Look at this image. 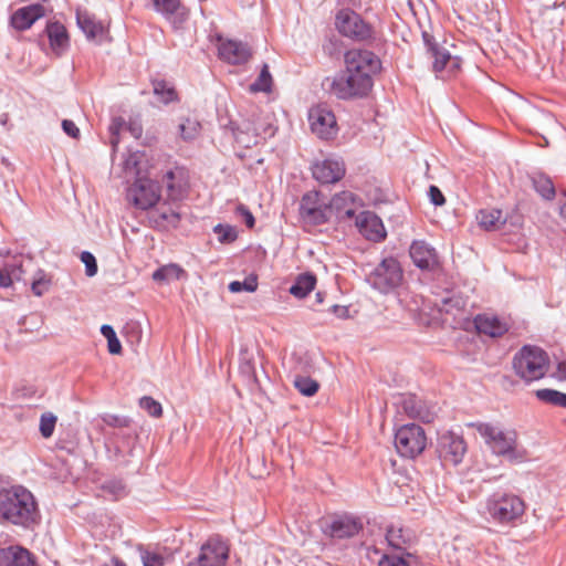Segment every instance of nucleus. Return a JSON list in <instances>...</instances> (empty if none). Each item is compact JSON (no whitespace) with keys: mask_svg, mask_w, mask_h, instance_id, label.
Returning <instances> with one entry per match:
<instances>
[{"mask_svg":"<svg viewBox=\"0 0 566 566\" xmlns=\"http://www.w3.org/2000/svg\"><path fill=\"white\" fill-rule=\"evenodd\" d=\"M103 422L108 426L113 427L115 429H128L130 426L132 420L128 417H122L116 415H104L102 417Z\"/></svg>","mask_w":566,"mask_h":566,"instance_id":"nucleus-51","label":"nucleus"},{"mask_svg":"<svg viewBox=\"0 0 566 566\" xmlns=\"http://www.w3.org/2000/svg\"><path fill=\"white\" fill-rule=\"evenodd\" d=\"M359 232L369 241L380 242L386 238L381 219L371 211H363L356 218Z\"/></svg>","mask_w":566,"mask_h":566,"instance_id":"nucleus-15","label":"nucleus"},{"mask_svg":"<svg viewBox=\"0 0 566 566\" xmlns=\"http://www.w3.org/2000/svg\"><path fill=\"white\" fill-rule=\"evenodd\" d=\"M125 120L122 117H116L112 120L109 125V134H111V145L113 153L116 151V148L119 143V132L125 126Z\"/></svg>","mask_w":566,"mask_h":566,"instance_id":"nucleus-52","label":"nucleus"},{"mask_svg":"<svg viewBox=\"0 0 566 566\" xmlns=\"http://www.w3.org/2000/svg\"><path fill=\"white\" fill-rule=\"evenodd\" d=\"M465 300L458 294H452L441 298L440 311L451 313L452 311H460L464 308Z\"/></svg>","mask_w":566,"mask_h":566,"instance_id":"nucleus-44","label":"nucleus"},{"mask_svg":"<svg viewBox=\"0 0 566 566\" xmlns=\"http://www.w3.org/2000/svg\"><path fill=\"white\" fill-rule=\"evenodd\" d=\"M33 560L28 549L20 546L0 548V566H32Z\"/></svg>","mask_w":566,"mask_h":566,"instance_id":"nucleus-23","label":"nucleus"},{"mask_svg":"<svg viewBox=\"0 0 566 566\" xmlns=\"http://www.w3.org/2000/svg\"><path fill=\"white\" fill-rule=\"evenodd\" d=\"M403 271L397 259L385 258L368 275L367 282L373 289L387 294L400 286Z\"/></svg>","mask_w":566,"mask_h":566,"instance_id":"nucleus-5","label":"nucleus"},{"mask_svg":"<svg viewBox=\"0 0 566 566\" xmlns=\"http://www.w3.org/2000/svg\"><path fill=\"white\" fill-rule=\"evenodd\" d=\"M62 128H63V132L72 138H77L80 136V129L77 128L75 123L71 119H63Z\"/></svg>","mask_w":566,"mask_h":566,"instance_id":"nucleus-63","label":"nucleus"},{"mask_svg":"<svg viewBox=\"0 0 566 566\" xmlns=\"http://www.w3.org/2000/svg\"><path fill=\"white\" fill-rule=\"evenodd\" d=\"M323 51L329 57H336L340 54V43L338 40L329 39L323 44Z\"/></svg>","mask_w":566,"mask_h":566,"instance_id":"nucleus-58","label":"nucleus"},{"mask_svg":"<svg viewBox=\"0 0 566 566\" xmlns=\"http://www.w3.org/2000/svg\"><path fill=\"white\" fill-rule=\"evenodd\" d=\"M548 355L537 346L525 345L513 357L515 374L526 382L543 378L548 368Z\"/></svg>","mask_w":566,"mask_h":566,"instance_id":"nucleus-4","label":"nucleus"},{"mask_svg":"<svg viewBox=\"0 0 566 566\" xmlns=\"http://www.w3.org/2000/svg\"><path fill=\"white\" fill-rule=\"evenodd\" d=\"M232 133L235 142L244 148H251L259 144V138L252 132V127L248 123H244L243 127L233 128Z\"/></svg>","mask_w":566,"mask_h":566,"instance_id":"nucleus-31","label":"nucleus"},{"mask_svg":"<svg viewBox=\"0 0 566 566\" xmlns=\"http://www.w3.org/2000/svg\"><path fill=\"white\" fill-rule=\"evenodd\" d=\"M151 2L154 9L166 18L176 14L181 6L180 0H151Z\"/></svg>","mask_w":566,"mask_h":566,"instance_id":"nucleus-40","label":"nucleus"},{"mask_svg":"<svg viewBox=\"0 0 566 566\" xmlns=\"http://www.w3.org/2000/svg\"><path fill=\"white\" fill-rule=\"evenodd\" d=\"M56 420L57 418L51 412H45L41 416L40 432L43 438H50L53 434Z\"/></svg>","mask_w":566,"mask_h":566,"instance_id":"nucleus-47","label":"nucleus"},{"mask_svg":"<svg viewBox=\"0 0 566 566\" xmlns=\"http://www.w3.org/2000/svg\"><path fill=\"white\" fill-rule=\"evenodd\" d=\"M533 186L536 192L546 200H552L555 197V187L553 181L545 175H537L533 177Z\"/></svg>","mask_w":566,"mask_h":566,"instance_id":"nucleus-36","label":"nucleus"},{"mask_svg":"<svg viewBox=\"0 0 566 566\" xmlns=\"http://www.w3.org/2000/svg\"><path fill=\"white\" fill-rule=\"evenodd\" d=\"M272 76L269 71L268 64H263L261 72L258 78L250 85V92L258 93L264 92L269 93L272 88Z\"/></svg>","mask_w":566,"mask_h":566,"instance_id":"nucleus-38","label":"nucleus"},{"mask_svg":"<svg viewBox=\"0 0 566 566\" xmlns=\"http://www.w3.org/2000/svg\"><path fill=\"white\" fill-rule=\"evenodd\" d=\"M474 325L480 334L490 337H501L507 332V325L500 321L496 316L489 314H479L474 318Z\"/></svg>","mask_w":566,"mask_h":566,"instance_id":"nucleus-22","label":"nucleus"},{"mask_svg":"<svg viewBox=\"0 0 566 566\" xmlns=\"http://www.w3.org/2000/svg\"><path fill=\"white\" fill-rule=\"evenodd\" d=\"M50 45L57 54H62L70 45V38L66 28L59 21L48 23L45 28Z\"/></svg>","mask_w":566,"mask_h":566,"instance_id":"nucleus-24","label":"nucleus"},{"mask_svg":"<svg viewBox=\"0 0 566 566\" xmlns=\"http://www.w3.org/2000/svg\"><path fill=\"white\" fill-rule=\"evenodd\" d=\"M51 287V279L43 272L39 271L38 277L31 283V290L35 296H42L49 292Z\"/></svg>","mask_w":566,"mask_h":566,"instance_id":"nucleus-46","label":"nucleus"},{"mask_svg":"<svg viewBox=\"0 0 566 566\" xmlns=\"http://www.w3.org/2000/svg\"><path fill=\"white\" fill-rule=\"evenodd\" d=\"M149 219L155 224V227L163 230H168L170 228L178 227L181 216L170 206L161 205L150 212Z\"/></svg>","mask_w":566,"mask_h":566,"instance_id":"nucleus-21","label":"nucleus"},{"mask_svg":"<svg viewBox=\"0 0 566 566\" xmlns=\"http://www.w3.org/2000/svg\"><path fill=\"white\" fill-rule=\"evenodd\" d=\"M102 335L107 339L108 352L113 355L122 353V344L116 336L114 328L111 325H103L101 327Z\"/></svg>","mask_w":566,"mask_h":566,"instance_id":"nucleus-41","label":"nucleus"},{"mask_svg":"<svg viewBox=\"0 0 566 566\" xmlns=\"http://www.w3.org/2000/svg\"><path fill=\"white\" fill-rule=\"evenodd\" d=\"M422 39L424 42V45L427 48V53L429 56L434 53L438 49H440L439 44L436 42L434 38L429 34L428 32L422 33Z\"/></svg>","mask_w":566,"mask_h":566,"instance_id":"nucleus-64","label":"nucleus"},{"mask_svg":"<svg viewBox=\"0 0 566 566\" xmlns=\"http://www.w3.org/2000/svg\"><path fill=\"white\" fill-rule=\"evenodd\" d=\"M335 27L338 32L357 42L370 40L374 30L369 23L350 9H342L335 18Z\"/></svg>","mask_w":566,"mask_h":566,"instance_id":"nucleus-8","label":"nucleus"},{"mask_svg":"<svg viewBox=\"0 0 566 566\" xmlns=\"http://www.w3.org/2000/svg\"><path fill=\"white\" fill-rule=\"evenodd\" d=\"M476 219L479 224L488 231L496 230L501 224H504V221L502 220V211L497 209L480 210Z\"/></svg>","mask_w":566,"mask_h":566,"instance_id":"nucleus-29","label":"nucleus"},{"mask_svg":"<svg viewBox=\"0 0 566 566\" xmlns=\"http://www.w3.org/2000/svg\"><path fill=\"white\" fill-rule=\"evenodd\" d=\"M229 557V547L220 537H210L200 549L198 557L188 566H223Z\"/></svg>","mask_w":566,"mask_h":566,"instance_id":"nucleus-13","label":"nucleus"},{"mask_svg":"<svg viewBox=\"0 0 566 566\" xmlns=\"http://www.w3.org/2000/svg\"><path fill=\"white\" fill-rule=\"evenodd\" d=\"M319 206L318 203V192H307L302 197L301 203H300V213L301 216H305L308 210H312L313 208H316Z\"/></svg>","mask_w":566,"mask_h":566,"instance_id":"nucleus-53","label":"nucleus"},{"mask_svg":"<svg viewBox=\"0 0 566 566\" xmlns=\"http://www.w3.org/2000/svg\"><path fill=\"white\" fill-rule=\"evenodd\" d=\"M255 118L252 122H248V124L251 125L252 132L256 135L259 139H266L270 137H273L276 127L273 125V123L270 120V116L262 114L253 115Z\"/></svg>","mask_w":566,"mask_h":566,"instance_id":"nucleus-27","label":"nucleus"},{"mask_svg":"<svg viewBox=\"0 0 566 566\" xmlns=\"http://www.w3.org/2000/svg\"><path fill=\"white\" fill-rule=\"evenodd\" d=\"M258 289V277L251 274L244 281H232L229 284V291L232 293H239L242 291L254 292Z\"/></svg>","mask_w":566,"mask_h":566,"instance_id":"nucleus-45","label":"nucleus"},{"mask_svg":"<svg viewBox=\"0 0 566 566\" xmlns=\"http://www.w3.org/2000/svg\"><path fill=\"white\" fill-rule=\"evenodd\" d=\"M293 384L294 387L306 397L314 396L319 389V384L316 380L300 374H295Z\"/></svg>","mask_w":566,"mask_h":566,"instance_id":"nucleus-37","label":"nucleus"},{"mask_svg":"<svg viewBox=\"0 0 566 566\" xmlns=\"http://www.w3.org/2000/svg\"><path fill=\"white\" fill-rule=\"evenodd\" d=\"M409 254L415 265L421 270L432 271L438 266L436 250L423 240L413 241Z\"/></svg>","mask_w":566,"mask_h":566,"instance_id":"nucleus-17","label":"nucleus"},{"mask_svg":"<svg viewBox=\"0 0 566 566\" xmlns=\"http://www.w3.org/2000/svg\"><path fill=\"white\" fill-rule=\"evenodd\" d=\"M163 184L167 191L168 199L176 201L181 199L184 188L181 182H176V175L172 170H168L163 177Z\"/></svg>","mask_w":566,"mask_h":566,"instance_id":"nucleus-35","label":"nucleus"},{"mask_svg":"<svg viewBox=\"0 0 566 566\" xmlns=\"http://www.w3.org/2000/svg\"><path fill=\"white\" fill-rule=\"evenodd\" d=\"M214 233L219 234V241L221 243H231L237 240L238 232L234 227L232 226H223V224H217L213 228Z\"/></svg>","mask_w":566,"mask_h":566,"instance_id":"nucleus-48","label":"nucleus"},{"mask_svg":"<svg viewBox=\"0 0 566 566\" xmlns=\"http://www.w3.org/2000/svg\"><path fill=\"white\" fill-rule=\"evenodd\" d=\"M353 200V193L349 191H342L336 193L329 202L331 209L340 210L347 202Z\"/></svg>","mask_w":566,"mask_h":566,"instance_id":"nucleus-55","label":"nucleus"},{"mask_svg":"<svg viewBox=\"0 0 566 566\" xmlns=\"http://www.w3.org/2000/svg\"><path fill=\"white\" fill-rule=\"evenodd\" d=\"M235 214L238 217H241L245 223V226L250 229H252L255 224V219L252 214V212L249 210L247 206L243 203H240L235 208Z\"/></svg>","mask_w":566,"mask_h":566,"instance_id":"nucleus-57","label":"nucleus"},{"mask_svg":"<svg viewBox=\"0 0 566 566\" xmlns=\"http://www.w3.org/2000/svg\"><path fill=\"white\" fill-rule=\"evenodd\" d=\"M426 444V433L419 424H403L395 433V447L401 457L413 459L423 452Z\"/></svg>","mask_w":566,"mask_h":566,"instance_id":"nucleus-7","label":"nucleus"},{"mask_svg":"<svg viewBox=\"0 0 566 566\" xmlns=\"http://www.w3.org/2000/svg\"><path fill=\"white\" fill-rule=\"evenodd\" d=\"M470 426L475 428L496 457H502L511 463H522L527 459V451L518 444L515 430H504L489 422H476Z\"/></svg>","mask_w":566,"mask_h":566,"instance_id":"nucleus-2","label":"nucleus"},{"mask_svg":"<svg viewBox=\"0 0 566 566\" xmlns=\"http://www.w3.org/2000/svg\"><path fill=\"white\" fill-rule=\"evenodd\" d=\"M428 195H429L430 201L434 206H443L446 203V198H444L443 193L441 192V190L437 186L431 185L429 187Z\"/></svg>","mask_w":566,"mask_h":566,"instance_id":"nucleus-60","label":"nucleus"},{"mask_svg":"<svg viewBox=\"0 0 566 566\" xmlns=\"http://www.w3.org/2000/svg\"><path fill=\"white\" fill-rule=\"evenodd\" d=\"M386 539L392 548L402 549L410 543L411 534L402 527L391 525L387 528Z\"/></svg>","mask_w":566,"mask_h":566,"instance_id":"nucleus-30","label":"nucleus"},{"mask_svg":"<svg viewBox=\"0 0 566 566\" xmlns=\"http://www.w3.org/2000/svg\"><path fill=\"white\" fill-rule=\"evenodd\" d=\"M525 505L522 499L511 493L496 492L486 501V511L499 523H510L524 513Z\"/></svg>","mask_w":566,"mask_h":566,"instance_id":"nucleus-6","label":"nucleus"},{"mask_svg":"<svg viewBox=\"0 0 566 566\" xmlns=\"http://www.w3.org/2000/svg\"><path fill=\"white\" fill-rule=\"evenodd\" d=\"M127 198L135 207L147 210L159 201V186L150 179L139 178L129 187Z\"/></svg>","mask_w":566,"mask_h":566,"instance_id":"nucleus-12","label":"nucleus"},{"mask_svg":"<svg viewBox=\"0 0 566 566\" xmlns=\"http://www.w3.org/2000/svg\"><path fill=\"white\" fill-rule=\"evenodd\" d=\"M40 520L34 495L22 485L0 490V523L32 528Z\"/></svg>","mask_w":566,"mask_h":566,"instance_id":"nucleus-1","label":"nucleus"},{"mask_svg":"<svg viewBox=\"0 0 566 566\" xmlns=\"http://www.w3.org/2000/svg\"><path fill=\"white\" fill-rule=\"evenodd\" d=\"M153 90L154 94L165 105L178 101L175 86L165 80H153Z\"/></svg>","mask_w":566,"mask_h":566,"instance_id":"nucleus-28","label":"nucleus"},{"mask_svg":"<svg viewBox=\"0 0 566 566\" xmlns=\"http://www.w3.org/2000/svg\"><path fill=\"white\" fill-rule=\"evenodd\" d=\"M76 22L88 40H97L104 33V27L87 11H76Z\"/></svg>","mask_w":566,"mask_h":566,"instance_id":"nucleus-25","label":"nucleus"},{"mask_svg":"<svg viewBox=\"0 0 566 566\" xmlns=\"http://www.w3.org/2000/svg\"><path fill=\"white\" fill-rule=\"evenodd\" d=\"M327 91L338 99L349 101L368 96L374 86V80L366 74H356L345 70L339 71L333 77L324 82Z\"/></svg>","mask_w":566,"mask_h":566,"instance_id":"nucleus-3","label":"nucleus"},{"mask_svg":"<svg viewBox=\"0 0 566 566\" xmlns=\"http://www.w3.org/2000/svg\"><path fill=\"white\" fill-rule=\"evenodd\" d=\"M219 57L230 64H242L251 57V48L241 41L228 40L219 45Z\"/></svg>","mask_w":566,"mask_h":566,"instance_id":"nucleus-18","label":"nucleus"},{"mask_svg":"<svg viewBox=\"0 0 566 566\" xmlns=\"http://www.w3.org/2000/svg\"><path fill=\"white\" fill-rule=\"evenodd\" d=\"M185 271L177 264H168L157 269L153 273V280L158 283H168L178 280Z\"/></svg>","mask_w":566,"mask_h":566,"instance_id":"nucleus-33","label":"nucleus"},{"mask_svg":"<svg viewBox=\"0 0 566 566\" xmlns=\"http://www.w3.org/2000/svg\"><path fill=\"white\" fill-rule=\"evenodd\" d=\"M136 436L135 430L128 427V429H118V431H115L111 434V439L114 440V442H117V440L122 439L123 441L129 442V440Z\"/></svg>","mask_w":566,"mask_h":566,"instance_id":"nucleus-62","label":"nucleus"},{"mask_svg":"<svg viewBox=\"0 0 566 566\" xmlns=\"http://www.w3.org/2000/svg\"><path fill=\"white\" fill-rule=\"evenodd\" d=\"M81 261L85 264V273L87 276H94L97 273V262L91 252L83 251L81 253Z\"/></svg>","mask_w":566,"mask_h":566,"instance_id":"nucleus-54","label":"nucleus"},{"mask_svg":"<svg viewBox=\"0 0 566 566\" xmlns=\"http://www.w3.org/2000/svg\"><path fill=\"white\" fill-rule=\"evenodd\" d=\"M140 157H142V155L138 151L129 153L128 156L124 160V169L126 171H135V169L137 168V166L139 164Z\"/></svg>","mask_w":566,"mask_h":566,"instance_id":"nucleus-61","label":"nucleus"},{"mask_svg":"<svg viewBox=\"0 0 566 566\" xmlns=\"http://www.w3.org/2000/svg\"><path fill=\"white\" fill-rule=\"evenodd\" d=\"M535 396L545 403L566 408V394L562 391L545 388L536 390Z\"/></svg>","mask_w":566,"mask_h":566,"instance_id":"nucleus-34","label":"nucleus"},{"mask_svg":"<svg viewBox=\"0 0 566 566\" xmlns=\"http://www.w3.org/2000/svg\"><path fill=\"white\" fill-rule=\"evenodd\" d=\"M378 566H411L409 562L397 555H384L378 563Z\"/></svg>","mask_w":566,"mask_h":566,"instance_id":"nucleus-56","label":"nucleus"},{"mask_svg":"<svg viewBox=\"0 0 566 566\" xmlns=\"http://www.w3.org/2000/svg\"><path fill=\"white\" fill-rule=\"evenodd\" d=\"M200 127L201 125L198 120L186 118L179 124L180 136L185 140H192L199 134Z\"/></svg>","mask_w":566,"mask_h":566,"instance_id":"nucleus-42","label":"nucleus"},{"mask_svg":"<svg viewBox=\"0 0 566 566\" xmlns=\"http://www.w3.org/2000/svg\"><path fill=\"white\" fill-rule=\"evenodd\" d=\"M328 210H331L329 207H327V206L323 207L322 205H319L316 208L308 210V212L305 216H303L302 218L311 224H315V226L323 224L328 220V217L326 214V212Z\"/></svg>","mask_w":566,"mask_h":566,"instance_id":"nucleus-43","label":"nucleus"},{"mask_svg":"<svg viewBox=\"0 0 566 566\" xmlns=\"http://www.w3.org/2000/svg\"><path fill=\"white\" fill-rule=\"evenodd\" d=\"M22 265L8 263L0 269V287H9L14 281L22 279Z\"/></svg>","mask_w":566,"mask_h":566,"instance_id":"nucleus-32","label":"nucleus"},{"mask_svg":"<svg viewBox=\"0 0 566 566\" xmlns=\"http://www.w3.org/2000/svg\"><path fill=\"white\" fill-rule=\"evenodd\" d=\"M102 490L107 494L112 495L113 500H118L127 495L126 484L123 480H108L102 485Z\"/></svg>","mask_w":566,"mask_h":566,"instance_id":"nucleus-39","label":"nucleus"},{"mask_svg":"<svg viewBox=\"0 0 566 566\" xmlns=\"http://www.w3.org/2000/svg\"><path fill=\"white\" fill-rule=\"evenodd\" d=\"M313 177L321 184H335L345 175V165L342 160L324 159L312 168Z\"/></svg>","mask_w":566,"mask_h":566,"instance_id":"nucleus-16","label":"nucleus"},{"mask_svg":"<svg viewBox=\"0 0 566 566\" xmlns=\"http://www.w3.org/2000/svg\"><path fill=\"white\" fill-rule=\"evenodd\" d=\"M430 59L433 60L432 69L436 73H439L444 70L447 63L450 61L451 55L446 49H438L434 53H432Z\"/></svg>","mask_w":566,"mask_h":566,"instance_id":"nucleus-50","label":"nucleus"},{"mask_svg":"<svg viewBox=\"0 0 566 566\" xmlns=\"http://www.w3.org/2000/svg\"><path fill=\"white\" fill-rule=\"evenodd\" d=\"M321 528L332 539H345L357 535L363 530V523L358 517L344 514L323 520Z\"/></svg>","mask_w":566,"mask_h":566,"instance_id":"nucleus-9","label":"nucleus"},{"mask_svg":"<svg viewBox=\"0 0 566 566\" xmlns=\"http://www.w3.org/2000/svg\"><path fill=\"white\" fill-rule=\"evenodd\" d=\"M467 452V443L462 436L451 431L444 432L438 438L437 453L444 465H458Z\"/></svg>","mask_w":566,"mask_h":566,"instance_id":"nucleus-10","label":"nucleus"},{"mask_svg":"<svg viewBox=\"0 0 566 566\" xmlns=\"http://www.w3.org/2000/svg\"><path fill=\"white\" fill-rule=\"evenodd\" d=\"M345 67L356 74H366L373 77L381 69L379 57L368 50L352 49L344 55Z\"/></svg>","mask_w":566,"mask_h":566,"instance_id":"nucleus-11","label":"nucleus"},{"mask_svg":"<svg viewBox=\"0 0 566 566\" xmlns=\"http://www.w3.org/2000/svg\"><path fill=\"white\" fill-rule=\"evenodd\" d=\"M308 122L313 134L324 140L333 139L337 135V122L334 113L326 107H312L308 112Z\"/></svg>","mask_w":566,"mask_h":566,"instance_id":"nucleus-14","label":"nucleus"},{"mask_svg":"<svg viewBox=\"0 0 566 566\" xmlns=\"http://www.w3.org/2000/svg\"><path fill=\"white\" fill-rule=\"evenodd\" d=\"M315 285L316 276L313 273H302L290 287V293L295 297L303 298L314 290Z\"/></svg>","mask_w":566,"mask_h":566,"instance_id":"nucleus-26","label":"nucleus"},{"mask_svg":"<svg viewBox=\"0 0 566 566\" xmlns=\"http://www.w3.org/2000/svg\"><path fill=\"white\" fill-rule=\"evenodd\" d=\"M144 566H164L165 559L161 555L155 553H145L142 556Z\"/></svg>","mask_w":566,"mask_h":566,"instance_id":"nucleus-59","label":"nucleus"},{"mask_svg":"<svg viewBox=\"0 0 566 566\" xmlns=\"http://www.w3.org/2000/svg\"><path fill=\"white\" fill-rule=\"evenodd\" d=\"M45 14V8L41 3H32L19 8L11 15V25L19 30L24 31L32 27V24Z\"/></svg>","mask_w":566,"mask_h":566,"instance_id":"nucleus-19","label":"nucleus"},{"mask_svg":"<svg viewBox=\"0 0 566 566\" xmlns=\"http://www.w3.org/2000/svg\"><path fill=\"white\" fill-rule=\"evenodd\" d=\"M401 407L410 418L419 419L423 422H431L436 415L434 410L428 407L416 395L403 396Z\"/></svg>","mask_w":566,"mask_h":566,"instance_id":"nucleus-20","label":"nucleus"},{"mask_svg":"<svg viewBox=\"0 0 566 566\" xmlns=\"http://www.w3.org/2000/svg\"><path fill=\"white\" fill-rule=\"evenodd\" d=\"M139 407L148 412L149 416L158 418L163 415L161 405L151 397L144 396L139 399Z\"/></svg>","mask_w":566,"mask_h":566,"instance_id":"nucleus-49","label":"nucleus"}]
</instances>
